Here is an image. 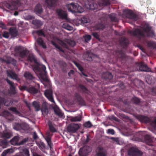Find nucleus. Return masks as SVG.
<instances>
[{
  "mask_svg": "<svg viewBox=\"0 0 156 156\" xmlns=\"http://www.w3.org/2000/svg\"><path fill=\"white\" fill-rule=\"evenodd\" d=\"M14 52L16 56L23 58L27 57L29 53V51L25 49L22 46H16L14 48Z\"/></svg>",
  "mask_w": 156,
  "mask_h": 156,
  "instance_id": "nucleus-4",
  "label": "nucleus"
},
{
  "mask_svg": "<svg viewBox=\"0 0 156 156\" xmlns=\"http://www.w3.org/2000/svg\"><path fill=\"white\" fill-rule=\"evenodd\" d=\"M94 156H107V151L101 146H98L96 149V154Z\"/></svg>",
  "mask_w": 156,
  "mask_h": 156,
  "instance_id": "nucleus-8",
  "label": "nucleus"
},
{
  "mask_svg": "<svg viewBox=\"0 0 156 156\" xmlns=\"http://www.w3.org/2000/svg\"><path fill=\"white\" fill-rule=\"evenodd\" d=\"M66 7L68 11L74 13H81L83 11L82 7L77 3H72L66 5Z\"/></svg>",
  "mask_w": 156,
  "mask_h": 156,
  "instance_id": "nucleus-3",
  "label": "nucleus"
},
{
  "mask_svg": "<svg viewBox=\"0 0 156 156\" xmlns=\"http://www.w3.org/2000/svg\"><path fill=\"white\" fill-rule=\"evenodd\" d=\"M44 139L46 140L48 145L51 149L53 147V144L51 141V137L50 136V135L48 134V135L44 137Z\"/></svg>",
  "mask_w": 156,
  "mask_h": 156,
  "instance_id": "nucleus-31",
  "label": "nucleus"
},
{
  "mask_svg": "<svg viewBox=\"0 0 156 156\" xmlns=\"http://www.w3.org/2000/svg\"><path fill=\"white\" fill-rule=\"evenodd\" d=\"M86 56L87 57V60L90 61L93 60V58L94 56L92 53L87 51L86 53Z\"/></svg>",
  "mask_w": 156,
  "mask_h": 156,
  "instance_id": "nucleus-44",
  "label": "nucleus"
},
{
  "mask_svg": "<svg viewBox=\"0 0 156 156\" xmlns=\"http://www.w3.org/2000/svg\"><path fill=\"white\" fill-rule=\"evenodd\" d=\"M138 66L139 70L142 71L146 72H152L151 71V69L149 68L145 64H143L141 63H138L137 64Z\"/></svg>",
  "mask_w": 156,
  "mask_h": 156,
  "instance_id": "nucleus-18",
  "label": "nucleus"
},
{
  "mask_svg": "<svg viewBox=\"0 0 156 156\" xmlns=\"http://www.w3.org/2000/svg\"><path fill=\"white\" fill-rule=\"evenodd\" d=\"M19 137L17 136H15L10 141V144L13 145H20L19 143H18Z\"/></svg>",
  "mask_w": 156,
  "mask_h": 156,
  "instance_id": "nucleus-29",
  "label": "nucleus"
},
{
  "mask_svg": "<svg viewBox=\"0 0 156 156\" xmlns=\"http://www.w3.org/2000/svg\"><path fill=\"white\" fill-rule=\"evenodd\" d=\"M117 53L119 55V57L122 58H123L125 57V54L122 50H117Z\"/></svg>",
  "mask_w": 156,
  "mask_h": 156,
  "instance_id": "nucleus-49",
  "label": "nucleus"
},
{
  "mask_svg": "<svg viewBox=\"0 0 156 156\" xmlns=\"http://www.w3.org/2000/svg\"><path fill=\"white\" fill-rule=\"evenodd\" d=\"M6 73L8 77L10 78L16 80L18 83H20V79L18 77L16 73L11 70L8 71H6Z\"/></svg>",
  "mask_w": 156,
  "mask_h": 156,
  "instance_id": "nucleus-15",
  "label": "nucleus"
},
{
  "mask_svg": "<svg viewBox=\"0 0 156 156\" xmlns=\"http://www.w3.org/2000/svg\"><path fill=\"white\" fill-rule=\"evenodd\" d=\"M63 28L69 30H72L73 29V28L69 25V23H66L63 24Z\"/></svg>",
  "mask_w": 156,
  "mask_h": 156,
  "instance_id": "nucleus-46",
  "label": "nucleus"
},
{
  "mask_svg": "<svg viewBox=\"0 0 156 156\" xmlns=\"http://www.w3.org/2000/svg\"><path fill=\"white\" fill-rule=\"evenodd\" d=\"M5 100L4 98L0 96V108H1L2 106L4 105Z\"/></svg>",
  "mask_w": 156,
  "mask_h": 156,
  "instance_id": "nucleus-58",
  "label": "nucleus"
},
{
  "mask_svg": "<svg viewBox=\"0 0 156 156\" xmlns=\"http://www.w3.org/2000/svg\"><path fill=\"white\" fill-rule=\"evenodd\" d=\"M7 82L10 85V89L11 94L13 95L15 94L16 92L14 83L8 79L7 80Z\"/></svg>",
  "mask_w": 156,
  "mask_h": 156,
  "instance_id": "nucleus-21",
  "label": "nucleus"
},
{
  "mask_svg": "<svg viewBox=\"0 0 156 156\" xmlns=\"http://www.w3.org/2000/svg\"><path fill=\"white\" fill-rule=\"evenodd\" d=\"M9 110L13 112L19 116H20L22 115L21 113L15 107H10L9 108Z\"/></svg>",
  "mask_w": 156,
  "mask_h": 156,
  "instance_id": "nucleus-42",
  "label": "nucleus"
},
{
  "mask_svg": "<svg viewBox=\"0 0 156 156\" xmlns=\"http://www.w3.org/2000/svg\"><path fill=\"white\" fill-rule=\"evenodd\" d=\"M12 136V133L10 132H3L0 133V136L5 139L10 138Z\"/></svg>",
  "mask_w": 156,
  "mask_h": 156,
  "instance_id": "nucleus-25",
  "label": "nucleus"
},
{
  "mask_svg": "<svg viewBox=\"0 0 156 156\" xmlns=\"http://www.w3.org/2000/svg\"><path fill=\"white\" fill-rule=\"evenodd\" d=\"M81 120V118L80 116L73 117L71 119V121L72 122H80Z\"/></svg>",
  "mask_w": 156,
  "mask_h": 156,
  "instance_id": "nucleus-50",
  "label": "nucleus"
},
{
  "mask_svg": "<svg viewBox=\"0 0 156 156\" xmlns=\"http://www.w3.org/2000/svg\"><path fill=\"white\" fill-rule=\"evenodd\" d=\"M27 92L32 94L34 95L38 93V90L33 86H29L28 87Z\"/></svg>",
  "mask_w": 156,
  "mask_h": 156,
  "instance_id": "nucleus-28",
  "label": "nucleus"
},
{
  "mask_svg": "<svg viewBox=\"0 0 156 156\" xmlns=\"http://www.w3.org/2000/svg\"><path fill=\"white\" fill-rule=\"evenodd\" d=\"M56 12L60 18L65 20L67 19V14L64 10L61 9H57Z\"/></svg>",
  "mask_w": 156,
  "mask_h": 156,
  "instance_id": "nucleus-16",
  "label": "nucleus"
},
{
  "mask_svg": "<svg viewBox=\"0 0 156 156\" xmlns=\"http://www.w3.org/2000/svg\"><path fill=\"white\" fill-rule=\"evenodd\" d=\"M37 33L39 36H45L44 33L41 30H39L37 31Z\"/></svg>",
  "mask_w": 156,
  "mask_h": 156,
  "instance_id": "nucleus-62",
  "label": "nucleus"
},
{
  "mask_svg": "<svg viewBox=\"0 0 156 156\" xmlns=\"http://www.w3.org/2000/svg\"><path fill=\"white\" fill-rule=\"evenodd\" d=\"M22 153L24 154V156H30L29 151L27 149H24Z\"/></svg>",
  "mask_w": 156,
  "mask_h": 156,
  "instance_id": "nucleus-57",
  "label": "nucleus"
},
{
  "mask_svg": "<svg viewBox=\"0 0 156 156\" xmlns=\"http://www.w3.org/2000/svg\"><path fill=\"white\" fill-rule=\"evenodd\" d=\"M52 44L57 49V51L59 52V53L62 56L65 54V51L61 47L54 41H52Z\"/></svg>",
  "mask_w": 156,
  "mask_h": 156,
  "instance_id": "nucleus-24",
  "label": "nucleus"
},
{
  "mask_svg": "<svg viewBox=\"0 0 156 156\" xmlns=\"http://www.w3.org/2000/svg\"><path fill=\"white\" fill-rule=\"evenodd\" d=\"M131 101L136 105H138L140 102V99L138 98L134 97L131 99Z\"/></svg>",
  "mask_w": 156,
  "mask_h": 156,
  "instance_id": "nucleus-43",
  "label": "nucleus"
},
{
  "mask_svg": "<svg viewBox=\"0 0 156 156\" xmlns=\"http://www.w3.org/2000/svg\"><path fill=\"white\" fill-rule=\"evenodd\" d=\"M9 33L12 37H15L18 34L17 31L12 27H11L9 30Z\"/></svg>",
  "mask_w": 156,
  "mask_h": 156,
  "instance_id": "nucleus-37",
  "label": "nucleus"
},
{
  "mask_svg": "<svg viewBox=\"0 0 156 156\" xmlns=\"http://www.w3.org/2000/svg\"><path fill=\"white\" fill-rule=\"evenodd\" d=\"M144 43L146 44L147 46L150 48H154L155 47V45L153 42L151 41H148L146 39H145L144 41Z\"/></svg>",
  "mask_w": 156,
  "mask_h": 156,
  "instance_id": "nucleus-36",
  "label": "nucleus"
},
{
  "mask_svg": "<svg viewBox=\"0 0 156 156\" xmlns=\"http://www.w3.org/2000/svg\"><path fill=\"white\" fill-rule=\"evenodd\" d=\"M34 11L36 14H41L43 12L41 5L40 4H37L34 9Z\"/></svg>",
  "mask_w": 156,
  "mask_h": 156,
  "instance_id": "nucleus-27",
  "label": "nucleus"
},
{
  "mask_svg": "<svg viewBox=\"0 0 156 156\" xmlns=\"http://www.w3.org/2000/svg\"><path fill=\"white\" fill-rule=\"evenodd\" d=\"M13 128L15 130L17 131L25 129L24 124L18 123H15L13 124Z\"/></svg>",
  "mask_w": 156,
  "mask_h": 156,
  "instance_id": "nucleus-22",
  "label": "nucleus"
},
{
  "mask_svg": "<svg viewBox=\"0 0 156 156\" xmlns=\"http://www.w3.org/2000/svg\"><path fill=\"white\" fill-rule=\"evenodd\" d=\"M6 7L11 10H15L17 9V5L15 2H8L5 5Z\"/></svg>",
  "mask_w": 156,
  "mask_h": 156,
  "instance_id": "nucleus-20",
  "label": "nucleus"
},
{
  "mask_svg": "<svg viewBox=\"0 0 156 156\" xmlns=\"http://www.w3.org/2000/svg\"><path fill=\"white\" fill-rule=\"evenodd\" d=\"M10 150L9 149L5 150L2 153V156H6L7 154L10 152Z\"/></svg>",
  "mask_w": 156,
  "mask_h": 156,
  "instance_id": "nucleus-61",
  "label": "nucleus"
},
{
  "mask_svg": "<svg viewBox=\"0 0 156 156\" xmlns=\"http://www.w3.org/2000/svg\"><path fill=\"white\" fill-rule=\"evenodd\" d=\"M9 33L8 32L5 31L3 33V37L5 38H8L9 37Z\"/></svg>",
  "mask_w": 156,
  "mask_h": 156,
  "instance_id": "nucleus-60",
  "label": "nucleus"
},
{
  "mask_svg": "<svg viewBox=\"0 0 156 156\" xmlns=\"http://www.w3.org/2000/svg\"><path fill=\"white\" fill-rule=\"evenodd\" d=\"M92 35L95 38L98 40H99L100 39L99 37V35L97 33H93L92 34Z\"/></svg>",
  "mask_w": 156,
  "mask_h": 156,
  "instance_id": "nucleus-63",
  "label": "nucleus"
},
{
  "mask_svg": "<svg viewBox=\"0 0 156 156\" xmlns=\"http://www.w3.org/2000/svg\"><path fill=\"white\" fill-rule=\"evenodd\" d=\"M103 77L106 80H110L113 78V76L111 73L107 72L103 74Z\"/></svg>",
  "mask_w": 156,
  "mask_h": 156,
  "instance_id": "nucleus-33",
  "label": "nucleus"
},
{
  "mask_svg": "<svg viewBox=\"0 0 156 156\" xmlns=\"http://www.w3.org/2000/svg\"><path fill=\"white\" fill-rule=\"evenodd\" d=\"M129 33L140 40L146 36L153 37L155 36L154 30H152V27L147 23H145L142 29H136L134 31L130 30L129 31Z\"/></svg>",
  "mask_w": 156,
  "mask_h": 156,
  "instance_id": "nucleus-2",
  "label": "nucleus"
},
{
  "mask_svg": "<svg viewBox=\"0 0 156 156\" xmlns=\"http://www.w3.org/2000/svg\"><path fill=\"white\" fill-rule=\"evenodd\" d=\"M57 5L56 0H46L44 3V6L49 9H52Z\"/></svg>",
  "mask_w": 156,
  "mask_h": 156,
  "instance_id": "nucleus-10",
  "label": "nucleus"
},
{
  "mask_svg": "<svg viewBox=\"0 0 156 156\" xmlns=\"http://www.w3.org/2000/svg\"><path fill=\"white\" fill-rule=\"evenodd\" d=\"M74 99L75 101L78 105L81 106L86 105L85 101L79 94L78 93L75 94Z\"/></svg>",
  "mask_w": 156,
  "mask_h": 156,
  "instance_id": "nucleus-6",
  "label": "nucleus"
},
{
  "mask_svg": "<svg viewBox=\"0 0 156 156\" xmlns=\"http://www.w3.org/2000/svg\"><path fill=\"white\" fill-rule=\"evenodd\" d=\"M37 42L39 46H41L44 48L45 49L47 48L45 43L41 38L39 37L38 38L37 40Z\"/></svg>",
  "mask_w": 156,
  "mask_h": 156,
  "instance_id": "nucleus-32",
  "label": "nucleus"
},
{
  "mask_svg": "<svg viewBox=\"0 0 156 156\" xmlns=\"http://www.w3.org/2000/svg\"><path fill=\"white\" fill-rule=\"evenodd\" d=\"M83 37L85 41L87 43L90 41L91 39V36L90 35H86L83 36Z\"/></svg>",
  "mask_w": 156,
  "mask_h": 156,
  "instance_id": "nucleus-51",
  "label": "nucleus"
},
{
  "mask_svg": "<svg viewBox=\"0 0 156 156\" xmlns=\"http://www.w3.org/2000/svg\"><path fill=\"white\" fill-rule=\"evenodd\" d=\"M97 2L98 5L100 6H106L110 4L109 0H100V1Z\"/></svg>",
  "mask_w": 156,
  "mask_h": 156,
  "instance_id": "nucleus-30",
  "label": "nucleus"
},
{
  "mask_svg": "<svg viewBox=\"0 0 156 156\" xmlns=\"http://www.w3.org/2000/svg\"><path fill=\"white\" fill-rule=\"evenodd\" d=\"M48 126L50 131L52 133H55L57 131L56 129L53 126L51 122H49Z\"/></svg>",
  "mask_w": 156,
  "mask_h": 156,
  "instance_id": "nucleus-47",
  "label": "nucleus"
},
{
  "mask_svg": "<svg viewBox=\"0 0 156 156\" xmlns=\"http://www.w3.org/2000/svg\"><path fill=\"white\" fill-rule=\"evenodd\" d=\"M32 106L34 108L36 111H38L41 110V107L38 102L34 101L32 103Z\"/></svg>",
  "mask_w": 156,
  "mask_h": 156,
  "instance_id": "nucleus-39",
  "label": "nucleus"
},
{
  "mask_svg": "<svg viewBox=\"0 0 156 156\" xmlns=\"http://www.w3.org/2000/svg\"><path fill=\"white\" fill-rule=\"evenodd\" d=\"M8 142L6 140L0 139V146H6Z\"/></svg>",
  "mask_w": 156,
  "mask_h": 156,
  "instance_id": "nucleus-52",
  "label": "nucleus"
},
{
  "mask_svg": "<svg viewBox=\"0 0 156 156\" xmlns=\"http://www.w3.org/2000/svg\"><path fill=\"white\" fill-rule=\"evenodd\" d=\"M80 128L78 124L71 123L69 124L67 127L68 132L70 133H74Z\"/></svg>",
  "mask_w": 156,
  "mask_h": 156,
  "instance_id": "nucleus-9",
  "label": "nucleus"
},
{
  "mask_svg": "<svg viewBox=\"0 0 156 156\" xmlns=\"http://www.w3.org/2000/svg\"><path fill=\"white\" fill-rule=\"evenodd\" d=\"M90 21V20L88 18L83 17L79 19L78 22L83 24L89 22Z\"/></svg>",
  "mask_w": 156,
  "mask_h": 156,
  "instance_id": "nucleus-41",
  "label": "nucleus"
},
{
  "mask_svg": "<svg viewBox=\"0 0 156 156\" xmlns=\"http://www.w3.org/2000/svg\"><path fill=\"white\" fill-rule=\"evenodd\" d=\"M28 141V139L27 138H25L23 139L20 143H19V145H23L25 143L27 142Z\"/></svg>",
  "mask_w": 156,
  "mask_h": 156,
  "instance_id": "nucleus-64",
  "label": "nucleus"
},
{
  "mask_svg": "<svg viewBox=\"0 0 156 156\" xmlns=\"http://www.w3.org/2000/svg\"><path fill=\"white\" fill-rule=\"evenodd\" d=\"M144 138L145 140L147 143H151L152 141V139L150 136L148 134H146L144 135Z\"/></svg>",
  "mask_w": 156,
  "mask_h": 156,
  "instance_id": "nucleus-48",
  "label": "nucleus"
},
{
  "mask_svg": "<svg viewBox=\"0 0 156 156\" xmlns=\"http://www.w3.org/2000/svg\"><path fill=\"white\" fill-rule=\"evenodd\" d=\"M128 154L131 156H141L142 152L136 148L132 147L129 150Z\"/></svg>",
  "mask_w": 156,
  "mask_h": 156,
  "instance_id": "nucleus-7",
  "label": "nucleus"
},
{
  "mask_svg": "<svg viewBox=\"0 0 156 156\" xmlns=\"http://www.w3.org/2000/svg\"><path fill=\"white\" fill-rule=\"evenodd\" d=\"M24 76L26 79L29 80H32L35 79V77L29 72H25L24 74Z\"/></svg>",
  "mask_w": 156,
  "mask_h": 156,
  "instance_id": "nucleus-26",
  "label": "nucleus"
},
{
  "mask_svg": "<svg viewBox=\"0 0 156 156\" xmlns=\"http://www.w3.org/2000/svg\"><path fill=\"white\" fill-rule=\"evenodd\" d=\"M44 95L48 100L54 104H55L53 96V92L51 89H47L45 90Z\"/></svg>",
  "mask_w": 156,
  "mask_h": 156,
  "instance_id": "nucleus-12",
  "label": "nucleus"
},
{
  "mask_svg": "<svg viewBox=\"0 0 156 156\" xmlns=\"http://www.w3.org/2000/svg\"><path fill=\"white\" fill-rule=\"evenodd\" d=\"M52 108L55 114L59 117H62L63 114L57 105H55L52 107Z\"/></svg>",
  "mask_w": 156,
  "mask_h": 156,
  "instance_id": "nucleus-23",
  "label": "nucleus"
},
{
  "mask_svg": "<svg viewBox=\"0 0 156 156\" xmlns=\"http://www.w3.org/2000/svg\"><path fill=\"white\" fill-rule=\"evenodd\" d=\"M32 24L34 25L36 28H38L42 25V23L39 20H33L32 22Z\"/></svg>",
  "mask_w": 156,
  "mask_h": 156,
  "instance_id": "nucleus-34",
  "label": "nucleus"
},
{
  "mask_svg": "<svg viewBox=\"0 0 156 156\" xmlns=\"http://www.w3.org/2000/svg\"><path fill=\"white\" fill-rule=\"evenodd\" d=\"M116 15L114 13H112L109 15V17L112 21L116 22L117 20L116 18Z\"/></svg>",
  "mask_w": 156,
  "mask_h": 156,
  "instance_id": "nucleus-45",
  "label": "nucleus"
},
{
  "mask_svg": "<svg viewBox=\"0 0 156 156\" xmlns=\"http://www.w3.org/2000/svg\"><path fill=\"white\" fill-rule=\"evenodd\" d=\"M39 147L41 151H43L45 148V145L44 143L42 142H40L39 144Z\"/></svg>",
  "mask_w": 156,
  "mask_h": 156,
  "instance_id": "nucleus-53",
  "label": "nucleus"
},
{
  "mask_svg": "<svg viewBox=\"0 0 156 156\" xmlns=\"http://www.w3.org/2000/svg\"><path fill=\"white\" fill-rule=\"evenodd\" d=\"M85 5L87 9L91 10H94L98 8V5L93 0L88 1L85 3Z\"/></svg>",
  "mask_w": 156,
  "mask_h": 156,
  "instance_id": "nucleus-11",
  "label": "nucleus"
},
{
  "mask_svg": "<svg viewBox=\"0 0 156 156\" xmlns=\"http://www.w3.org/2000/svg\"><path fill=\"white\" fill-rule=\"evenodd\" d=\"M120 42L122 45L126 46L128 44V40L126 38L124 37H122L120 39Z\"/></svg>",
  "mask_w": 156,
  "mask_h": 156,
  "instance_id": "nucleus-40",
  "label": "nucleus"
},
{
  "mask_svg": "<svg viewBox=\"0 0 156 156\" xmlns=\"http://www.w3.org/2000/svg\"><path fill=\"white\" fill-rule=\"evenodd\" d=\"M92 151V149L90 146H85L80 149L78 153L80 156H87Z\"/></svg>",
  "mask_w": 156,
  "mask_h": 156,
  "instance_id": "nucleus-5",
  "label": "nucleus"
},
{
  "mask_svg": "<svg viewBox=\"0 0 156 156\" xmlns=\"http://www.w3.org/2000/svg\"><path fill=\"white\" fill-rule=\"evenodd\" d=\"M77 90L80 93L85 94H88L89 92V90L84 85L80 84L78 85Z\"/></svg>",
  "mask_w": 156,
  "mask_h": 156,
  "instance_id": "nucleus-17",
  "label": "nucleus"
},
{
  "mask_svg": "<svg viewBox=\"0 0 156 156\" xmlns=\"http://www.w3.org/2000/svg\"><path fill=\"white\" fill-rule=\"evenodd\" d=\"M4 115L6 117V119H8V117L9 116L11 117L12 116V115L7 111H5L4 112Z\"/></svg>",
  "mask_w": 156,
  "mask_h": 156,
  "instance_id": "nucleus-59",
  "label": "nucleus"
},
{
  "mask_svg": "<svg viewBox=\"0 0 156 156\" xmlns=\"http://www.w3.org/2000/svg\"><path fill=\"white\" fill-rule=\"evenodd\" d=\"M74 63L76 66L77 67L78 69L81 71V72L83 71V69L80 64L75 62H74Z\"/></svg>",
  "mask_w": 156,
  "mask_h": 156,
  "instance_id": "nucleus-54",
  "label": "nucleus"
},
{
  "mask_svg": "<svg viewBox=\"0 0 156 156\" xmlns=\"http://www.w3.org/2000/svg\"><path fill=\"white\" fill-rule=\"evenodd\" d=\"M41 110L43 113H44L46 115H48V106L45 104H43L42 106L41 109Z\"/></svg>",
  "mask_w": 156,
  "mask_h": 156,
  "instance_id": "nucleus-38",
  "label": "nucleus"
},
{
  "mask_svg": "<svg viewBox=\"0 0 156 156\" xmlns=\"http://www.w3.org/2000/svg\"><path fill=\"white\" fill-rule=\"evenodd\" d=\"M83 126L85 127L90 128L92 126V125L91 122L88 121L84 123Z\"/></svg>",
  "mask_w": 156,
  "mask_h": 156,
  "instance_id": "nucleus-55",
  "label": "nucleus"
},
{
  "mask_svg": "<svg viewBox=\"0 0 156 156\" xmlns=\"http://www.w3.org/2000/svg\"><path fill=\"white\" fill-rule=\"evenodd\" d=\"M137 119L141 122L145 123H149L150 122V119L146 116L140 115L137 116Z\"/></svg>",
  "mask_w": 156,
  "mask_h": 156,
  "instance_id": "nucleus-19",
  "label": "nucleus"
},
{
  "mask_svg": "<svg viewBox=\"0 0 156 156\" xmlns=\"http://www.w3.org/2000/svg\"><path fill=\"white\" fill-rule=\"evenodd\" d=\"M28 60L31 62H34L35 65L32 66V68L34 71L39 72L38 77L47 83L49 82V80L48 78L47 72L46 71V67L44 65L41 64L38 62L37 60L35 58L34 56L32 54H30L27 58Z\"/></svg>",
  "mask_w": 156,
  "mask_h": 156,
  "instance_id": "nucleus-1",
  "label": "nucleus"
},
{
  "mask_svg": "<svg viewBox=\"0 0 156 156\" xmlns=\"http://www.w3.org/2000/svg\"><path fill=\"white\" fill-rule=\"evenodd\" d=\"M146 82L149 84H153L155 82L152 76H147L146 78Z\"/></svg>",
  "mask_w": 156,
  "mask_h": 156,
  "instance_id": "nucleus-35",
  "label": "nucleus"
},
{
  "mask_svg": "<svg viewBox=\"0 0 156 156\" xmlns=\"http://www.w3.org/2000/svg\"><path fill=\"white\" fill-rule=\"evenodd\" d=\"M65 42H66V43L63 41H62L61 42V45L64 48H69L68 45L73 47L76 44V43L74 41L71 40H70L68 39H66L65 40Z\"/></svg>",
  "mask_w": 156,
  "mask_h": 156,
  "instance_id": "nucleus-14",
  "label": "nucleus"
},
{
  "mask_svg": "<svg viewBox=\"0 0 156 156\" xmlns=\"http://www.w3.org/2000/svg\"><path fill=\"white\" fill-rule=\"evenodd\" d=\"M124 13L126 15L127 17L129 19L134 20L137 19V15L131 10L129 9L125 10L124 11Z\"/></svg>",
  "mask_w": 156,
  "mask_h": 156,
  "instance_id": "nucleus-13",
  "label": "nucleus"
},
{
  "mask_svg": "<svg viewBox=\"0 0 156 156\" xmlns=\"http://www.w3.org/2000/svg\"><path fill=\"white\" fill-rule=\"evenodd\" d=\"M12 103V102L11 101H10L8 100H5V99L4 105L6 106H9L11 105Z\"/></svg>",
  "mask_w": 156,
  "mask_h": 156,
  "instance_id": "nucleus-56",
  "label": "nucleus"
}]
</instances>
